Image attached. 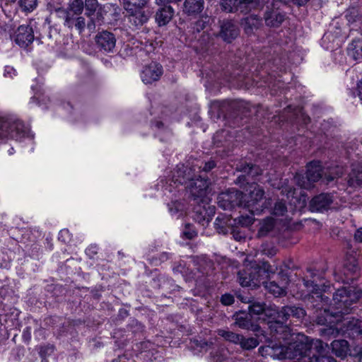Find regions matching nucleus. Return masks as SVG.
I'll return each instance as SVG.
<instances>
[{
  "label": "nucleus",
  "instance_id": "nucleus-1",
  "mask_svg": "<svg viewBox=\"0 0 362 362\" xmlns=\"http://www.w3.org/2000/svg\"><path fill=\"white\" fill-rule=\"evenodd\" d=\"M303 284L308 291L312 293L308 301L313 303V306L320 310L316 317L318 325H326L327 327L321 330L322 335H334L338 329L334 325L342 322L344 315L349 313L351 307L356 303L362 297V289L353 286H343L338 288L333 294L334 310L323 308V303H327L329 298L324 296L329 288V284L325 280L324 273L313 269H308L303 277Z\"/></svg>",
  "mask_w": 362,
  "mask_h": 362
},
{
  "label": "nucleus",
  "instance_id": "nucleus-2",
  "mask_svg": "<svg viewBox=\"0 0 362 362\" xmlns=\"http://www.w3.org/2000/svg\"><path fill=\"white\" fill-rule=\"evenodd\" d=\"M187 170L184 171L177 170L178 178L175 180V182H177L180 185H185L189 181L187 187L189 190L191 200L199 206V209H196V219L202 225L209 223L215 213V208L214 206H209L207 209L206 208V205L209 204V201L207 197L209 180L202 178L201 176H199L197 179H192L189 173H186Z\"/></svg>",
  "mask_w": 362,
  "mask_h": 362
},
{
  "label": "nucleus",
  "instance_id": "nucleus-3",
  "mask_svg": "<svg viewBox=\"0 0 362 362\" xmlns=\"http://www.w3.org/2000/svg\"><path fill=\"white\" fill-rule=\"evenodd\" d=\"M276 270V267L269 264L267 261H255L250 267L238 272L239 282L243 286L256 287L270 274H274Z\"/></svg>",
  "mask_w": 362,
  "mask_h": 362
},
{
  "label": "nucleus",
  "instance_id": "nucleus-4",
  "mask_svg": "<svg viewBox=\"0 0 362 362\" xmlns=\"http://www.w3.org/2000/svg\"><path fill=\"white\" fill-rule=\"evenodd\" d=\"M276 270V267L269 264L267 261H255L250 267L238 272L239 282L243 286L256 287L270 274H274Z\"/></svg>",
  "mask_w": 362,
  "mask_h": 362
},
{
  "label": "nucleus",
  "instance_id": "nucleus-5",
  "mask_svg": "<svg viewBox=\"0 0 362 362\" xmlns=\"http://www.w3.org/2000/svg\"><path fill=\"white\" fill-rule=\"evenodd\" d=\"M29 134V126L16 115L0 113V140L8 138L21 140Z\"/></svg>",
  "mask_w": 362,
  "mask_h": 362
},
{
  "label": "nucleus",
  "instance_id": "nucleus-6",
  "mask_svg": "<svg viewBox=\"0 0 362 362\" xmlns=\"http://www.w3.org/2000/svg\"><path fill=\"white\" fill-rule=\"evenodd\" d=\"M264 191L259 186L255 187L249 194H244L243 203L244 208H247L249 211L253 214H260L267 207L266 201L263 200Z\"/></svg>",
  "mask_w": 362,
  "mask_h": 362
},
{
  "label": "nucleus",
  "instance_id": "nucleus-7",
  "mask_svg": "<svg viewBox=\"0 0 362 362\" xmlns=\"http://www.w3.org/2000/svg\"><path fill=\"white\" fill-rule=\"evenodd\" d=\"M244 194L236 189H229L218 196V205L224 210H232L236 206L244 207Z\"/></svg>",
  "mask_w": 362,
  "mask_h": 362
},
{
  "label": "nucleus",
  "instance_id": "nucleus-8",
  "mask_svg": "<svg viewBox=\"0 0 362 362\" xmlns=\"http://www.w3.org/2000/svg\"><path fill=\"white\" fill-rule=\"evenodd\" d=\"M322 177V168L320 162L313 160L307 165L306 176L296 173L295 179L298 185L303 188L307 189L310 187L312 182L320 180Z\"/></svg>",
  "mask_w": 362,
  "mask_h": 362
},
{
  "label": "nucleus",
  "instance_id": "nucleus-9",
  "mask_svg": "<svg viewBox=\"0 0 362 362\" xmlns=\"http://www.w3.org/2000/svg\"><path fill=\"white\" fill-rule=\"evenodd\" d=\"M266 350V355L279 360L298 357L296 354L295 345L293 347L286 346L277 343L271 342L269 344L263 346L261 350Z\"/></svg>",
  "mask_w": 362,
  "mask_h": 362
},
{
  "label": "nucleus",
  "instance_id": "nucleus-10",
  "mask_svg": "<svg viewBox=\"0 0 362 362\" xmlns=\"http://www.w3.org/2000/svg\"><path fill=\"white\" fill-rule=\"evenodd\" d=\"M115 35L107 30L98 32L95 37L97 49L103 53H114L116 47Z\"/></svg>",
  "mask_w": 362,
  "mask_h": 362
},
{
  "label": "nucleus",
  "instance_id": "nucleus-11",
  "mask_svg": "<svg viewBox=\"0 0 362 362\" xmlns=\"http://www.w3.org/2000/svg\"><path fill=\"white\" fill-rule=\"evenodd\" d=\"M334 197L332 193L322 192L314 196L309 202V210L312 212L327 211L333 204Z\"/></svg>",
  "mask_w": 362,
  "mask_h": 362
},
{
  "label": "nucleus",
  "instance_id": "nucleus-12",
  "mask_svg": "<svg viewBox=\"0 0 362 362\" xmlns=\"http://www.w3.org/2000/svg\"><path fill=\"white\" fill-rule=\"evenodd\" d=\"M59 17L64 18V26L72 29L75 28L80 33H81L86 28V20L79 14H76L73 11H66V9L59 8L56 10Z\"/></svg>",
  "mask_w": 362,
  "mask_h": 362
},
{
  "label": "nucleus",
  "instance_id": "nucleus-13",
  "mask_svg": "<svg viewBox=\"0 0 362 362\" xmlns=\"http://www.w3.org/2000/svg\"><path fill=\"white\" fill-rule=\"evenodd\" d=\"M240 35L238 25L232 20H223L220 24L218 37L226 43H231Z\"/></svg>",
  "mask_w": 362,
  "mask_h": 362
},
{
  "label": "nucleus",
  "instance_id": "nucleus-14",
  "mask_svg": "<svg viewBox=\"0 0 362 362\" xmlns=\"http://www.w3.org/2000/svg\"><path fill=\"white\" fill-rule=\"evenodd\" d=\"M274 311L275 318L282 320H288L290 317L302 320L306 315L303 308L296 305H286L280 309L275 308Z\"/></svg>",
  "mask_w": 362,
  "mask_h": 362
},
{
  "label": "nucleus",
  "instance_id": "nucleus-15",
  "mask_svg": "<svg viewBox=\"0 0 362 362\" xmlns=\"http://www.w3.org/2000/svg\"><path fill=\"white\" fill-rule=\"evenodd\" d=\"M15 42L21 47L25 48L30 45L34 39V31L29 25H20L13 37Z\"/></svg>",
  "mask_w": 362,
  "mask_h": 362
},
{
  "label": "nucleus",
  "instance_id": "nucleus-16",
  "mask_svg": "<svg viewBox=\"0 0 362 362\" xmlns=\"http://www.w3.org/2000/svg\"><path fill=\"white\" fill-rule=\"evenodd\" d=\"M163 73V66L160 64L153 62L144 68L141 77L144 83L151 84L158 81Z\"/></svg>",
  "mask_w": 362,
  "mask_h": 362
},
{
  "label": "nucleus",
  "instance_id": "nucleus-17",
  "mask_svg": "<svg viewBox=\"0 0 362 362\" xmlns=\"http://www.w3.org/2000/svg\"><path fill=\"white\" fill-rule=\"evenodd\" d=\"M235 324L241 329L257 332L260 327L248 313L240 311L234 314Z\"/></svg>",
  "mask_w": 362,
  "mask_h": 362
},
{
  "label": "nucleus",
  "instance_id": "nucleus-18",
  "mask_svg": "<svg viewBox=\"0 0 362 362\" xmlns=\"http://www.w3.org/2000/svg\"><path fill=\"white\" fill-rule=\"evenodd\" d=\"M361 322H360L358 319L352 318L350 320H345V322L343 323L344 327H340V329H341L344 334L347 335L349 337L354 338L355 337H358L359 335L362 334V327L361 325ZM337 324L334 325V327L337 328L335 327ZM338 332H339L338 328ZM339 333L335 334L333 335L334 337L337 336Z\"/></svg>",
  "mask_w": 362,
  "mask_h": 362
},
{
  "label": "nucleus",
  "instance_id": "nucleus-19",
  "mask_svg": "<svg viewBox=\"0 0 362 362\" xmlns=\"http://www.w3.org/2000/svg\"><path fill=\"white\" fill-rule=\"evenodd\" d=\"M252 2V0H222L221 6L222 10L228 13H243L245 11L247 5Z\"/></svg>",
  "mask_w": 362,
  "mask_h": 362
},
{
  "label": "nucleus",
  "instance_id": "nucleus-20",
  "mask_svg": "<svg viewBox=\"0 0 362 362\" xmlns=\"http://www.w3.org/2000/svg\"><path fill=\"white\" fill-rule=\"evenodd\" d=\"M127 11L129 13V23L136 28L142 26L149 18L148 12L144 11L142 8L133 9Z\"/></svg>",
  "mask_w": 362,
  "mask_h": 362
},
{
  "label": "nucleus",
  "instance_id": "nucleus-21",
  "mask_svg": "<svg viewBox=\"0 0 362 362\" xmlns=\"http://www.w3.org/2000/svg\"><path fill=\"white\" fill-rule=\"evenodd\" d=\"M241 25L245 33L250 35L262 25V18L257 15H250L242 19Z\"/></svg>",
  "mask_w": 362,
  "mask_h": 362
},
{
  "label": "nucleus",
  "instance_id": "nucleus-22",
  "mask_svg": "<svg viewBox=\"0 0 362 362\" xmlns=\"http://www.w3.org/2000/svg\"><path fill=\"white\" fill-rule=\"evenodd\" d=\"M174 9L171 6H162L156 13V21L159 26L167 25L174 16Z\"/></svg>",
  "mask_w": 362,
  "mask_h": 362
},
{
  "label": "nucleus",
  "instance_id": "nucleus-23",
  "mask_svg": "<svg viewBox=\"0 0 362 362\" xmlns=\"http://www.w3.org/2000/svg\"><path fill=\"white\" fill-rule=\"evenodd\" d=\"M264 19L268 27L278 28L285 20V14L277 11H267L264 13Z\"/></svg>",
  "mask_w": 362,
  "mask_h": 362
},
{
  "label": "nucleus",
  "instance_id": "nucleus-24",
  "mask_svg": "<svg viewBox=\"0 0 362 362\" xmlns=\"http://www.w3.org/2000/svg\"><path fill=\"white\" fill-rule=\"evenodd\" d=\"M264 304L260 303H253L248 306V313L252 316V317L255 320L256 319H259V315L264 313L265 315L269 316L272 318H275L274 315V308L272 309H265Z\"/></svg>",
  "mask_w": 362,
  "mask_h": 362
},
{
  "label": "nucleus",
  "instance_id": "nucleus-25",
  "mask_svg": "<svg viewBox=\"0 0 362 362\" xmlns=\"http://www.w3.org/2000/svg\"><path fill=\"white\" fill-rule=\"evenodd\" d=\"M276 320L271 322L269 328L271 332L274 333L275 337L280 339H286L290 332V329L284 322L287 320H282L281 319L274 318Z\"/></svg>",
  "mask_w": 362,
  "mask_h": 362
},
{
  "label": "nucleus",
  "instance_id": "nucleus-26",
  "mask_svg": "<svg viewBox=\"0 0 362 362\" xmlns=\"http://www.w3.org/2000/svg\"><path fill=\"white\" fill-rule=\"evenodd\" d=\"M204 6V0H185L183 12L187 16H196L203 11Z\"/></svg>",
  "mask_w": 362,
  "mask_h": 362
},
{
  "label": "nucleus",
  "instance_id": "nucleus-27",
  "mask_svg": "<svg viewBox=\"0 0 362 362\" xmlns=\"http://www.w3.org/2000/svg\"><path fill=\"white\" fill-rule=\"evenodd\" d=\"M347 183L351 187H362V163L353 165Z\"/></svg>",
  "mask_w": 362,
  "mask_h": 362
},
{
  "label": "nucleus",
  "instance_id": "nucleus-28",
  "mask_svg": "<svg viewBox=\"0 0 362 362\" xmlns=\"http://www.w3.org/2000/svg\"><path fill=\"white\" fill-rule=\"evenodd\" d=\"M212 22V19L210 16H202L197 21L191 23L189 27V32L194 35V37H197V35L200 33L202 31L204 33L205 29L209 28Z\"/></svg>",
  "mask_w": 362,
  "mask_h": 362
},
{
  "label": "nucleus",
  "instance_id": "nucleus-29",
  "mask_svg": "<svg viewBox=\"0 0 362 362\" xmlns=\"http://www.w3.org/2000/svg\"><path fill=\"white\" fill-rule=\"evenodd\" d=\"M332 351L337 356L344 358L349 351V343L345 339L334 340L331 343Z\"/></svg>",
  "mask_w": 362,
  "mask_h": 362
},
{
  "label": "nucleus",
  "instance_id": "nucleus-30",
  "mask_svg": "<svg viewBox=\"0 0 362 362\" xmlns=\"http://www.w3.org/2000/svg\"><path fill=\"white\" fill-rule=\"evenodd\" d=\"M347 53L354 60L362 62V40H353L347 48Z\"/></svg>",
  "mask_w": 362,
  "mask_h": 362
},
{
  "label": "nucleus",
  "instance_id": "nucleus-31",
  "mask_svg": "<svg viewBox=\"0 0 362 362\" xmlns=\"http://www.w3.org/2000/svg\"><path fill=\"white\" fill-rule=\"evenodd\" d=\"M238 169L239 171L244 173L245 175H241L238 177L239 181H240L242 179L245 180V175L251 176L252 177H254L257 175H259L262 173V170L260 168L258 165H253L252 163H241L238 167Z\"/></svg>",
  "mask_w": 362,
  "mask_h": 362
},
{
  "label": "nucleus",
  "instance_id": "nucleus-32",
  "mask_svg": "<svg viewBox=\"0 0 362 362\" xmlns=\"http://www.w3.org/2000/svg\"><path fill=\"white\" fill-rule=\"evenodd\" d=\"M286 284H278L275 281L266 282L264 287L269 293L273 294L275 297H280L286 294Z\"/></svg>",
  "mask_w": 362,
  "mask_h": 362
},
{
  "label": "nucleus",
  "instance_id": "nucleus-33",
  "mask_svg": "<svg viewBox=\"0 0 362 362\" xmlns=\"http://www.w3.org/2000/svg\"><path fill=\"white\" fill-rule=\"evenodd\" d=\"M212 103L214 106L218 107L220 108V111L222 113L224 112L225 107H227L229 110H239L241 107H243L245 106V103L243 101L238 100H214Z\"/></svg>",
  "mask_w": 362,
  "mask_h": 362
},
{
  "label": "nucleus",
  "instance_id": "nucleus-34",
  "mask_svg": "<svg viewBox=\"0 0 362 362\" xmlns=\"http://www.w3.org/2000/svg\"><path fill=\"white\" fill-rule=\"evenodd\" d=\"M218 335L224 338L226 340L233 342L235 344H239L240 340L242 339V335L234 333L231 331L219 329Z\"/></svg>",
  "mask_w": 362,
  "mask_h": 362
},
{
  "label": "nucleus",
  "instance_id": "nucleus-35",
  "mask_svg": "<svg viewBox=\"0 0 362 362\" xmlns=\"http://www.w3.org/2000/svg\"><path fill=\"white\" fill-rule=\"evenodd\" d=\"M259 341L255 337L245 338L242 335V339L240 340V346L243 349L251 350L259 345Z\"/></svg>",
  "mask_w": 362,
  "mask_h": 362
},
{
  "label": "nucleus",
  "instance_id": "nucleus-36",
  "mask_svg": "<svg viewBox=\"0 0 362 362\" xmlns=\"http://www.w3.org/2000/svg\"><path fill=\"white\" fill-rule=\"evenodd\" d=\"M124 7L126 11L142 8L148 2V0H123Z\"/></svg>",
  "mask_w": 362,
  "mask_h": 362
},
{
  "label": "nucleus",
  "instance_id": "nucleus-37",
  "mask_svg": "<svg viewBox=\"0 0 362 362\" xmlns=\"http://www.w3.org/2000/svg\"><path fill=\"white\" fill-rule=\"evenodd\" d=\"M274 226V221L272 218H268L267 220H264V221L261 225L257 235L259 237H264L266 236L269 232H271Z\"/></svg>",
  "mask_w": 362,
  "mask_h": 362
},
{
  "label": "nucleus",
  "instance_id": "nucleus-38",
  "mask_svg": "<svg viewBox=\"0 0 362 362\" xmlns=\"http://www.w3.org/2000/svg\"><path fill=\"white\" fill-rule=\"evenodd\" d=\"M250 214L241 215L237 218L235 219L237 223L242 226H249L252 225L254 222L253 216L255 214H253L252 211H250Z\"/></svg>",
  "mask_w": 362,
  "mask_h": 362
},
{
  "label": "nucleus",
  "instance_id": "nucleus-39",
  "mask_svg": "<svg viewBox=\"0 0 362 362\" xmlns=\"http://www.w3.org/2000/svg\"><path fill=\"white\" fill-rule=\"evenodd\" d=\"M287 212V207L285 202L281 200L275 203L272 214L276 216H283Z\"/></svg>",
  "mask_w": 362,
  "mask_h": 362
},
{
  "label": "nucleus",
  "instance_id": "nucleus-40",
  "mask_svg": "<svg viewBox=\"0 0 362 362\" xmlns=\"http://www.w3.org/2000/svg\"><path fill=\"white\" fill-rule=\"evenodd\" d=\"M55 347L53 344H46L41 346L39 351V355L42 358V361L45 360L46 358L50 356L54 351Z\"/></svg>",
  "mask_w": 362,
  "mask_h": 362
},
{
  "label": "nucleus",
  "instance_id": "nucleus-41",
  "mask_svg": "<svg viewBox=\"0 0 362 362\" xmlns=\"http://www.w3.org/2000/svg\"><path fill=\"white\" fill-rule=\"evenodd\" d=\"M84 8V2L82 0H74L70 4V8L66 11H73L76 14L81 15Z\"/></svg>",
  "mask_w": 362,
  "mask_h": 362
},
{
  "label": "nucleus",
  "instance_id": "nucleus-42",
  "mask_svg": "<svg viewBox=\"0 0 362 362\" xmlns=\"http://www.w3.org/2000/svg\"><path fill=\"white\" fill-rule=\"evenodd\" d=\"M21 8L25 11H32L37 6V0H19Z\"/></svg>",
  "mask_w": 362,
  "mask_h": 362
},
{
  "label": "nucleus",
  "instance_id": "nucleus-43",
  "mask_svg": "<svg viewBox=\"0 0 362 362\" xmlns=\"http://www.w3.org/2000/svg\"><path fill=\"white\" fill-rule=\"evenodd\" d=\"M226 221L221 218L220 216H218L214 222V227L218 230L219 233H226Z\"/></svg>",
  "mask_w": 362,
  "mask_h": 362
},
{
  "label": "nucleus",
  "instance_id": "nucleus-44",
  "mask_svg": "<svg viewBox=\"0 0 362 362\" xmlns=\"http://www.w3.org/2000/svg\"><path fill=\"white\" fill-rule=\"evenodd\" d=\"M97 0H86L84 3L85 8L89 11V15L93 13L98 8Z\"/></svg>",
  "mask_w": 362,
  "mask_h": 362
},
{
  "label": "nucleus",
  "instance_id": "nucleus-45",
  "mask_svg": "<svg viewBox=\"0 0 362 362\" xmlns=\"http://www.w3.org/2000/svg\"><path fill=\"white\" fill-rule=\"evenodd\" d=\"M280 189H281V193L285 195L288 199L293 197L296 191L293 187L286 185L285 186H281Z\"/></svg>",
  "mask_w": 362,
  "mask_h": 362
},
{
  "label": "nucleus",
  "instance_id": "nucleus-46",
  "mask_svg": "<svg viewBox=\"0 0 362 362\" xmlns=\"http://www.w3.org/2000/svg\"><path fill=\"white\" fill-rule=\"evenodd\" d=\"M220 301L224 305H230L234 303L235 298L233 295L227 293L221 296Z\"/></svg>",
  "mask_w": 362,
  "mask_h": 362
},
{
  "label": "nucleus",
  "instance_id": "nucleus-47",
  "mask_svg": "<svg viewBox=\"0 0 362 362\" xmlns=\"http://www.w3.org/2000/svg\"><path fill=\"white\" fill-rule=\"evenodd\" d=\"M216 167V163L215 160L210 159L209 160L204 163L203 166H200V172L209 173L212 169Z\"/></svg>",
  "mask_w": 362,
  "mask_h": 362
},
{
  "label": "nucleus",
  "instance_id": "nucleus-48",
  "mask_svg": "<svg viewBox=\"0 0 362 362\" xmlns=\"http://www.w3.org/2000/svg\"><path fill=\"white\" fill-rule=\"evenodd\" d=\"M261 252L269 257L274 256L276 253V250L274 247H268L267 245L262 246Z\"/></svg>",
  "mask_w": 362,
  "mask_h": 362
},
{
  "label": "nucleus",
  "instance_id": "nucleus-49",
  "mask_svg": "<svg viewBox=\"0 0 362 362\" xmlns=\"http://www.w3.org/2000/svg\"><path fill=\"white\" fill-rule=\"evenodd\" d=\"M312 362H337V361L332 356L323 354L313 358Z\"/></svg>",
  "mask_w": 362,
  "mask_h": 362
},
{
  "label": "nucleus",
  "instance_id": "nucleus-50",
  "mask_svg": "<svg viewBox=\"0 0 362 362\" xmlns=\"http://www.w3.org/2000/svg\"><path fill=\"white\" fill-rule=\"evenodd\" d=\"M59 240L63 243H67L70 240V233L67 229L61 230L59 233Z\"/></svg>",
  "mask_w": 362,
  "mask_h": 362
},
{
  "label": "nucleus",
  "instance_id": "nucleus-51",
  "mask_svg": "<svg viewBox=\"0 0 362 362\" xmlns=\"http://www.w3.org/2000/svg\"><path fill=\"white\" fill-rule=\"evenodd\" d=\"M334 173L336 174L335 175H332V174H334V173H332L331 175H327L325 174V179H326L327 184L332 181H334L337 177H340L343 174L342 169L336 170V172Z\"/></svg>",
  "mask_w": 362,
  "mask_h": 362
},
{
  "label": "nucleus",
  "instance_id": "nucleus-52",
  "mask_svg": "<svg viewBox=\"0 0 362 362\" xmlns=\"http://www.w3.org/2000/svg\"><path fill=\"white\" fill-rule=\"evenodd\" d=\"M183 236L187 239L192 240L195 236H197V233L194 230H189L187 228V225L186 226V228L182 233Z\"/></svg>",
  "mask_w": 362,
  "mask_h": 362
},
{
  "label": "nucleus",
  "instance_id": "nucleus-53",
  "mask_svg": "<svg viewBox=\"0 0 362 362\" xmlns=\"http://www.w3.org/2000/svg\"><path fill=\"white\" fill-rule=\"evenodd\" d=\"M4 75L6 77L13 78L16 76V70L11 66H6Z\"/></svg>",
  "mask_w": 362,
  "mask_h": 362
},
{
  "label": "nucleus",
  "instance_id": "nucleus-54",
  "mask_svg": "<svg viewBox=\"0 0 362 362\" xmlns=\"http://www.w3.org/2000/svg\"><path fill=\"white\" fill-rule=\"evenodd\" d=\"M30 329V327H27L23 329L22 337L25 341H29L31 339Z\"/></svg>",
  "mask_w": 362,
  "mask_h": 362
},
{
  "label": "nucleus",
  "instance_id": "nucleus-55",
  "mask_svg": "<svg viewBox=\"0 0 362 362\" xmlns=\"http://www.w3.org/2000/svg\"><path fill=\"white\" fill-rule=\"evenodd\" d=\"M232 234L234 239L238 241H241L245 238V234L239 230H233Z\"/></svg>",
  "mask_w": 362,
  "mask_h": 362
},
{
  "label": "nucleus",
  "instance_id": "nucleus-56",
  "mask_svg": "<svg viewBox=\"0 0 362 362\" xmlns=\"http://www.w3.org/2000/svg\"><path fill=\"white\" fill-rule=\"evenodd\" d=\"M193 343L194 344V345L196 346L200 347V348H206L209 345L208 341H206L205 340H202V339L201 340L194 339Z\"/></svg>",
  "mask_w": 362,
  "mask_h": 362
},
{
  "label": "nucleus",
  "instance_id": "nucleus-57",
  "mask_svg": "<svg viewBox=\"0 0 362 362\" xmlns=\"http://www.w3.org/2000/svg\"><path fill=\"white\" fill-rule=\"evenodd\" d=\"M356 269H357V268H356V265H355V264H353V265L351 266V269H349V272H348V273H346V267L344 268V275H346V280L353 279L354 278V277H352V276H351V277H349L348 276H349L350 274H354L356 272Z\"/></svg>",
  "mask_w": 362,
  "mask_h": 362
},
{
  "label": "nucleus",
  "instance_id": "nucleus-58",
  "mask_svg": "<svg viewBox=\"0 0 362 362\" xmlns=\"http://www.w3.org/2000/svg\"><path fill=\"white\" fill-rule=\"evenodd\" d=\"M354 238L356 241L362 243V228L356 230L354 235Z\"/></svg>",
  "mask_w": 362,
  "mask_h": 362
},
{
  "label": "nucleus",
  "instance_id": "nucleus-59",
  "mask_svg": "<svg viewBox=\"0 0 362 362\" xmlns=\"http://www.w3.org/2000/svg\"><path fill=\"white\" fill-rule=\"evenodd\" d=\"M98 253V248L96 246H90L86 250V254L88 255H96Z\"/></svg>",
  "mask_w": 362,
  "mask_h": 362
},
{
  "label": "nucleus",
  "instance_id": "nucleus-60",
  "mask_svg": "<svg viewBox=\"0 0 362 362\" xmlns=\"http://www.w3.org/2000/svg\"><path fill=\"white\" fill-rule=\"evenodd\" d=\"M86 26H87L88 29L90 31H93L95 29V23L93 20H90L87 23H86Z\"/></svg>",
  "mask_w": 362,
  "mask_h": 362
},
{
  "label": "nucleus",
  "instance_id": "nucleus-61",
  "mask_svg": "<svg viewBox=\"0 0 362 362\" xmlns=\"http://www.w3.org/2000/svg\"><path fill=\"white\" fill-rule=\"evenodd\" d=\"M309 0H291V2H293L294 4L302 6H305Z\"/></svg>",
  "mask_w": 362,
  "mask_h": 362
},
{
  "label": "nucleus",
  "instance_id": "nucleus-62",
  "mask_svg": "<svg viewBox=\"0 0 362 362\" xmlns=\"http://www.w3.org/2000/svg\"><path fill=\"white\" fill-rule=\"evenodd\" d=\"M168 258H169V254L167 252H163L162 254L160 255V257H159L160 260L162 262L167 260Z\"/></svg>",
  "mask_w": 362,
  "mask_h": 362
},
{
  "label": "nucleus",
  "instance_id": "nucleus-63",
  "mask_svg": "<svg viewBox=\"0 0 362 362\" xmlns=\"http://www.w3.org/2000/svg\"><path fill=\"white\" fill-rule=\"evenodd\" d=\"M262 346H260V347L259 348V352L262 354V356H267V355H266V350H264V349L263 351H262V350H261V348H262Z\"/></svg>",
  "mask_w": 362,
  "mask_h": 362
},
{
  "label": "nucleus",
  "instance_id": "nucleus-64",
  "mask_svg": "<svg viewBox=\"0 0 362 362\" xmlns=\"http://www.w3.org/2000/svg\"><path fill=\"white\" fill-rule=\"evenodd\" d=\"M156 126L158 127V128H160L161 127L163 126V124L161 122H158L156 123Z\"/></svg>",
  "mask_w": 362,
  "mask_h": 362
}]
</instances>
